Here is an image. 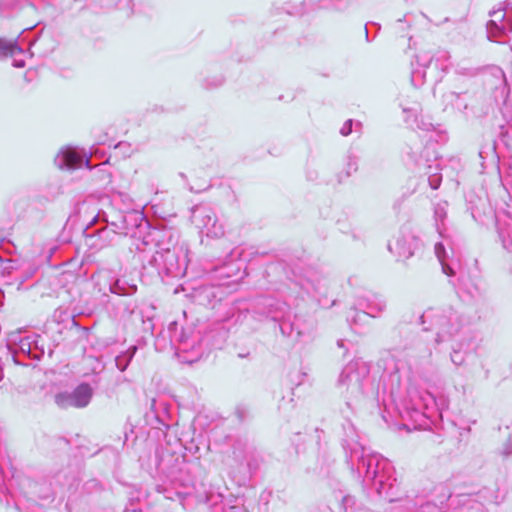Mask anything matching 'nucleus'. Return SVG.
Masks as SVG:
<instances>
[{
    "label": "nucleus",
    "instance_id": "47",
    "mask_svg": "<svg viewBox=\"0 0 512 512\" xmlns=\"http://www.w3.org/2000/svg\"><path fill=\"white\" fill-rule=\"evenodd\" d=\"M485 153L487 154L488 152H486V151L482 148V149L479 151V157H480L481 159H484V158H485V157H484V154H485Z\"/></svg>",
    "mask_w": 512,
    "mask_h": 512
},
{
    "label": "nucleus",
    "instance_id": "31",
    "mask_svg": "<svg viewBox=\"0 0 512 512\" xmlns=\"http://www.w3.org/2000/svg\"><path fill=\"white\" fill-rule=\"evenodd\" d=\"M299 285L307 293L320 292V280L314 274L300 279Z\"/></svg>",
    "mask_w": 512,
    "mask_h": 512
},
{
    "label": "nucleus",
    "instance_id": "20",
    "mask_svg": "<svg viewBox=\"0 0 512 512\" xmlns=\"http://www.w3.org/2000/svg\"><path fill=\"white\" fill-rule=\"evenodd\" d=\"M168 332L172 342L183 344L186 347L193 346V342L190 343L189 341L191 337V329H185L179 326L176 321H173L168 326Z\"/></svg>",
    "mask_w": 512,
    "mask_h": 512
},
{
    "label": "nucleus",
    "instance_id": "43",
    "mask_svg": "<svg viewBox=\"0 0 512 512\" xmlns=\"http://www.w3.org/2000/svg\"><path fill=\"white\" fill-rule=\"evenodd\" d=\"M242 509L238 506H230L227 512H241Z\"/></svg>",
    "mask_w": 512,
    "mask_h": 512
},
{
    "label": "nucleus",
    "instance_id": "44",
    "mask_svg": "<svg viewBox=\"0 0 512 512\" xmlns=\"http://www.w3.org/2000/svg\"><path fill=\"white\" fill-rule=\"evenodd\" d=\"M487 149L491 152L492 155H494L496 152L495 142L493 141V143L490 146H488Z\"/></svg>",
    "mask_w": 512,
    "mask_h": 512
},
{
    "label": "nucleus",
    "instance_id": "32",
    "mask_svg": "<svg viewBox=\"0 0 512 512\" xmlns=\"http://www.w3.org/2000/svg\"><path fill=\"white\" fill-rule=\"evenodd\" d=\"M239 270H240V265L237 263L231 262V263L224 264L220 268H217L215 270V272L219 277L230 278V277L236 276V274L239 272Z\"/></svg>",
    "mask_w": 512,
    "mask_h": 512
},
{
    "label": "nucleus",
    "instance_id": "25",
    "mask_svg": "<svg viewBox=\"0 0 512 512\" xmlns=\"http://www.w3.org/2000/svg\"><path fill=\"white\" fill-rule=\"evenodd\" d=\"M434 251H435L436 257L438 258V260L441 264L443 273L449 277L454 276L455 271H454L453 267L446 261L448 254H447V251H446L443 243L437 242L434 246Z\"/></svg>",
    "mask_w": 512,
    "mask_h": 512
},
{
    "label": "nucleus",
    "instance_id": "9",
    "mask_svg": "<svg viewBox=\"0 0 512 512\" xmlns=\"http://www.w3.org/2000/svg\"><path fill=\"white\" fill-rule=\"evenodd\" d=\"M93 389L90 384L83 382L79 384L73 391H63L55 395L54 401L61 409L68 408H85L91 402Z\"/></svg>",
    "mask_w": 512,
    "mask_h": 512
},
{
    "label": "nucleus",
    "instance_id": "3",
    "mask_svg": "<svg viewBox=\"0 0 512 512\" xmlns=\"http://www.w3.org/2000/svg\"><path fill=\"white\" fill-rule=\"evenodd\" d=\"M418 320L421 325L429 323L424 330L436 331V343L456 340L467 336V320L464 315L452 306L432 307L422 313Z\"/></svg>",
    "mask_w": 512,
    "mask_h": 512
},
{
    "label": "nucleus",
    "instance_id": "10",
    "mask_svg": "<svg viewBox=\"0 0 512 512\" xmlns=\"http://www.w3.org/2000/svg\"><path fill=\"white\" fill-rule=\"evenodd\" d=\"M420 247V238L409 226L402 227L395 241L388 245L390 252L394 253L399 260L411 258Z\"/></svg>",
    "mask_w": 512,
    "mask_h": 512
},
{
    "label": "nucleus",
    "instance_id": "16",
    "mask_svg": "<svg viewBox=\"0 0 512 512\" xmlns=\"http://www.w3.org/2000/svg\"><path fill=\"white\" fill-rule=\"evenodd\" d=\"M474 95L465 93H457L454 91H449L443 95V102L445 104V109L449 106L451 108L459 111L464 115L467 119L470 105L472 104V98Z\"/></svg>",
    "mask_w": 512,
    "mask_h": 512
},
{
    "label": "nucleus",
    "instance_id": "11",
    "mask_svg": "<svg viewBox=\"0 0 512 512\" xmlns=\"http://www.w3.org/2000/svg\"><path fill=\"white\" fill-rule=\"evenodd\" d=\"M143 221L144 216L137 211L117 213L111 220L106 219L108 229L117 235L130 237H136V231Z\"/></svg>",
    "mask_w": 512,
    "mask_h": 512
},
{
    "label": "nucleus",
    "instance_id": "52",
    "mask_svg": "<svg viewBox=\"0 0 512 512\" xmlns=\"http://www.w3.org/2000/svg\"><path fill=\"white\" fill-rule=\"evenodd\" d=\"M179 176L183 179V180H186V175L184 173H180Z\"/></svg>",
    "mask_w": 512,
    "mask_h": 512
},
{
    "label": "nucleus",
    "instance_id": "30",
    "mask_svg": "<svg viewBox=\"0 0 512 512\" xmlns=\"http://www.w3.org/2000/svg\"><path fill=\"white\" fill-rule=\"evenodd\" d=\"M447 207L448 203L446 201H442L434 205L433 215L435 227L440 235L442 234V226L444 225V221L447 217Z\"/></svg>",
    "mask_w": 512,
    "mask_h": 512
},
{
    "label": "nucleus",
    "instance_id": "34",
    "mask_svg": "<svg viewBox=\"0 0 512 512\" xmlns=\"http://www.w3.org/2000/svg\"><path fill=\"white\" fill-rule=\"evenodd\" d=\"M309 3L317 8H338V5L335 3L334 0H308Z\"/></svg>",
    "mask_w": 512,
    "mask_h": 512
},
{
    "label": "nucleus",
    "instance_id": "35",
    "mask_svg": "<svg viewBox=\"0 0 512 512\" xmlns=\"http://www.w3.org/2000/svg\"><path fill=\"white\" fill-rule=\"evenodd\" d=\"M437 400V419L442 418V413L448 408L449 401L444 395L436 396Z\"/></svg>",
    "mask_w": 512,
    "mask_h": 512
},
{
    "label": "nucleus",
    "instance_id": "53",
    "mask_svg": "<svg viewBox=\"0 0 512 512\" xmlns=\"http://www.w3.org/2000/svg\"><path fill=\"white\" fill-rule=\"evenodd\" d=\"M97 217H98V215H97L96 217H94V218H93L92 223L96 221Z\"/></svg>",
    "mask_w": 512,
    "mask_h": 512
},
{
    "label": "nucleus",
    "instance_id": "1",
    "mask_svg": "<svg viewBox=\"0 0 512 512\" xmlns=\"http://www.w3.org/2000/svg\"><path fill=\"white\" fill-rule=\"evenodd\" d=\"M155 251L146 249L149 242L144 238L142 246H137L143 267L155 269L159 276L179 277L187 268V249L179 243V233L172 228L153 229L149 236Z\"/></svg>",
    "mask_w": 512,
    "mask_h": 512
},
{
    "label": "nucleus",
    "instance_id": "36",
    "mask_svg": "<svg viewBox=\"0 0 512 512\" xmlns=\"http://www.w3.org/2000/svg\"><path fill=\"white\" fill-rule=\"evenodd\" d=\"M441 182H442V176L440 174H432L428 178L429 186L433 190L438 189L441 185Z\"/></svg>",
    "mask_w": 512,
    "mask_h": 512
},
{
    "label": "nucleus",
    "instance_id": "49",
    "mask_svg": "<svg viewBox=\"0 0 512 512\" xmlns=\"http://www.w3.org/2000/svg\"><path fill=\"white\" fill-rule=\"evenodd\" d=\"M440 57H442V58H444V59H448V58H449V55H448V53H447V52H441V56H440Z\"/></svg>",
    "mask_w": 512,
    "mask_h": 512
},
{
    "label": "nucleus",
    "instance_id": "15",
    "mask_svg": "<svg viewBox=\"0 0 512 512\" xmlns=\"http://www.w3.org/2000/svg\"><path fill=\"white\" fill-rule=\"evenodd\" d=\"M286 325H291V334L295 331L298 338H303L305 342L312 341L316 329V320L309 316L304 318L299 315H294Z\"/></svg>",
    "mask_w": 512,
    "mask_h": 512
},
{
    "label": "nucleus",
    "instance_id": "33",
    "mask_svg": "<svg viewBox=\"0 0 512 512\" xmlns=\"http://www.w3.org/2000/svg\"><path fill=\"white\" fill-rule=\"evenodd\" d=\"M482 493H483V497L487 501L494 503L496 505L503 503L506 498V494L503 491H501L499 488H497L494 491L485 489V490H483Z\"/></svg>",
    "mask_w": 512,
    "mask_h": 512
},
{
    "label": "nucleus",
    "instance_id": "45",
    "mask_svg": "<svg viewBox=\"0 0 512 512\" xmlns=\"http://www.w3.org/2000/svg\"><path fill=\"white\" fill-rule=\"evenodd\" d=\"M187 188L191 191V192H196V193H199L201 192L202 190H204L205 188H198V189H195L194 187L192 186H188L187 185Z\"/></svg>",
    "mask_w": 512,
    "mask_h": 512
},
{
    "label": "nucleus",
    "instance_id": "24",
    "mask_svg": "<svg viewBox=\"0 0 512 512\" xmlns=\"http://www.w3.org/2000/svg\"><path fill=\"white\" fill-rule=\"evenodd\" d=\"M334 497L340 501L339 508L343 512H359L361 508L356 507V500L354 496L343 494L342 490L335 491Z\"/></svg>",
    "mask_w": 512,
    "mask_h": 512
},
{
    "label": "nucleus",
    "instance_id": "2",
    "mask_svg": "<svg viewBox=\"0 0 512 512\" xmlns=\"http://www.w3.org/2000/svg\"><path fill=\"white\" fill-rule=\"evenodd\" d=\"M350 462L356 466L359 475L364 474L363 482L371 483L379 498L389 503L402 500L394 468L388 459L376 453H366L362 446L356 445L351 449Z\"/></svg>",
    "mask_w": 512,
    "mask_h": 512
},
{
    "label": "nucleus",
    "instance_id": "6",
    "mask_svg": "<svg viewBox=\"0 0 512 512\" xmlns=\"http://www.w3.org/2000/svg\"><path fill=\"white\" fill-rule=\"evenodd\" d=\"M40 336L24 335L21 336L19 332L9 334L7 339V347L11 352L12 358L16 364H21L18 359L20 354L29 359L39 360L44 356L45 350L43 345L39 344Z\"/></svg>",
    "mask_w": 512,
    "mask_h": 512
},
{
    "label": "nucleus",
    "instance_id": "42",
    "mask_svg": "<svg viewBox=\"0 0 512 512\" xmlns=\"http://www.w3.org/2000/svg\"><path fill=\"white\" fill-rule=\"evenodd\" d=\"M53 480H54V483L55 484H59L61 486L64 485V483L60 480V474H57L56 476L53 477Z\"/></svg>",
    "mask_w": 512,
    "mask_h": 512
},
{
    "label": "nucleus",
    "instance_id": "14",
    "mask_svg": "<svg viewBox=\"0 0 512 512\" xmlns=\"http://www.w3.org/2000/svg\"><path fill=\"white\" fill-rule=\"evenodd\" d=\"M356 305L363 310L364 315L376 318L386 310L387 301L383 295L369 292L359 297Z\"/></svg>",
    "mask_w": 512,
    "mask_h": 512
},
{
    "label": "nucleus",
    "instance_id": "8",
    "mask_svg": "<svg viewBox=\"0 0 512 512\" xmlns=\"http://www.w3.org/2000/svg\"><path fill=\"white\" fill-rule=\"evenodd\" d=\"M490 16L492 19L487 23L488 38L512 45V10H494Z\"/></svg>",
    "mask_w": 512,
    "mask_h": 512
},
{
    "label": "nucleus",
    "instance_id": "17",
    "mask_svg": "<svg viewBox=\"0 0 512 512\" xmlns=\"http://www.w3.org/2000/svg\"><path fill=\"white\" fill-rule=\"evenodd\" d=\"M420 410H422L421 414L424 417L431 421H435L437 419L436 396L429 391L420 392L418 394V402L415 404L413 412L415 414H419Z\"/></svg>",
    "mask_w": 512,
    "mask_h": 512
},
{
    "label": "nucleus",
    "instance_id": "37",
    "mask_svg": "<svg viewBox=\"0 0 512 512\" xmlns=\"http://www.w3.org/2000/svg\"><path fill=\"white\" fill-rule=\"evenodd\" d=\"M353 120L352 119H348L344 122L343 126L341 127L340 129V134L342 136H348L352 133V130H353Z\"/></svg>",
    "mask_w": 512,
    "mask_h": 512
},
{
    "label": "nucleus",
    "instance_id": "28",
    "mask_svg": "<svg viewBox=\"0 0 512 512\" xmlns=\"http://www.w3.org/2000/svg\"><path fill=\"white\" fill-rule=\"evenodd\" d=\"M137 350L138 347L136 345H132L127 350L116 356L115 365L121 372H124L128 368Z\"/></svg>",
    "mask_w": 512,
    "mask_h": 512
},
{
    "label": "nucleus",
    "instance_id": "54",
    "mask_svg": "<svg viewBox=\"0 0 512 512\" xmlns=\"http://www.w3.org/2000/svg\"><path fill=\"white\" fill-rule=\"evenodd\" d=\"M3 262V258L0 256V265L2 264Z\"/></svg>",
    "mask_w": 512,
    "mask_h": 512
},
{
    "label": "nucleus",
    "instance_id": "4",
    "mask_svg": "<svg viewBox=\"0 0 512 512\" xmlns=\"http://www.w3.org/2000/svg\"><path fill=\"white\" fill-rule=\"evenodd\" d=\"M369 384V367L362 360L350 361L343 368L338 378V386L345 388L348 394L344 407L340 408V413L345 419H350L354 404L364 396Z\"/></svg>",
    "mask_w": 512,
    "mask_h": 512
},
{
    "label": "nucleus",
    "instance_id": "21",
    "mask_svg": "<svg viewBox=\"0 0 512 512\" xmlns=\"http://www.w3.org/2000/svg\"><path fill=\"white\" fill-rule=\"evenodd\" d=\"M497 231L503 248L512 252V217H507L503 222H497Z\"/></svg>",
    "mask_w": 512,
    "mask_h": 512
},
{
    "label": "nucleus",
    "instance_id": "19",
    "mask_svg": "<svg viewBox=\"0 0 512 512\" xmlns=\"http://www.w3.org/2000/svg\"><path fill=\"white\" fill-rule=\"evenodd\" d=\"M492 109V104L482 96L474 95L470 105L467 119H477L487 116Z\"/></svg>",
    "mask_w": 512,
    "mask_h": 512
},
{
    "label": "nucleus",
    "instance_id": "7",
    "mask_svg": "<svg viewBox=\"0 0 512 512\" xmlns=\"http://www.w3.org/2000/svg\"><path fill=\"white\" fill-rule=\"evenodd\" d=\"M191 221L202 233L211 238L224 235V226L219 223L214 210L207 205H196L192 209Z\"/></svg>",
    "mask_w": 512,
    "mask_h": 512
},
{
    "label": "nucleus",
    "instance_id": "23",
    "mask_svg": "<svg viewBox=\"0 0 512 512\" xmlns=\"http://www.w3.org/2000/svg\"><path fill=\"white\" fill-rule=\"evenodd\" d=\"M358 170V159L356 156L352 154H348L345 158L344 167L342 171L337 174V179L339 183L344 182L348 179L353 173Z\"/></svg>",
    "mask_w": 512,
    "mask_h": 512
},
{
    "label": "nucleus",
    "instance_id": "51",
    "mask_svg": "<svg viewBox=\"0 0 512 512\" xmlns=\"http://www.w3.org/2000/svg\"><path fill=\"white\" fill-rule=\"evenodd\" d=\"M337 345H338L339 347H343V345H344V340H338Z\"/></svg>",
    "mask_w": 512,
    "mask_h": 512
},
{
    "label": "nucleus",
    "instance_id": "29",
    "mask_svg": "<svg viewBox=\"0 0 512 512\" xmlns=\"http://www.w3.org/2000/svg\"><path fill=\"white\" fill-rule=\"evenodd\" d=\"M53 482L50 481L49 484L33 482L30 484L31 492L36 495L39 499L48 500L53 498L54 489L52 487Z\"/></svg>",
    "mask_w": 512,
    "mask_h": 512
},
{
    "label": "nucleus",
    "instance_id": "18",
    "mask_svg": "<svg viewBox=\"0 0 512 512\" xmlns=\"http://www.w3.org/2000/svg\"><path fill=\"white\" fill-rule=\"evenodd\" d=\"M398 106L404 114V122L410 127H420L418 124V114L421 110L420 103L408 96L398 97Z\"/></svg>",
    "mask_w": 512,
    "mask_h": 512
},
{
    "label": "nucleus",
    "instance_id": "27",
    "mask_svg": "<svg viewBox=\"0 0 512 512\" xmlns=\"http://www.w3.org/2000/svg\"><path fill=\"white\" fill-rule=\"evenodd\" d=\"M109 290L113 294L128 296L137 291V286L129 284L125 279H117L114 283L110 284Z\"/></svg>",
    "mask_w": 512,
    "mask_h": 512
},
{
    "label": "nucleus",
    "instance_id": "39",
    "mask_svg": "<svg viewBox=\"0 0 512 512\" xmlns=\"http://www.w3.org/2000/svg\"><path fill=\"white\" fill-rule=\"evenodd\" d=\"M306 176L309 181H316L318 179V172L316 170L308 169Z\"/></svg>",
    "mask_w": 512,
    "mask_h": 512
},
{
    "label": "nucleus",
    "instance_id": "13",
    "mask_svg": "<svg viewBox=\"0 0 512 512\" xmlns=\"http://www.w3.org/2000/svg\"><path fill=\"white\" fill-rule=\"evenodd\" d=\"M54 163L61 170H75L82 166L91 169L89 159L70 147L62 149L54 158Z\"/></svg>",
    "mask_w": 512,
    "mask_h": 512
},
{
    "label": "nucleus",
    "instance_id": "5",
    "mask_svg": "<svg viewBox=\"0 0 512 512\" xmlns=\"http://www.w3.org/2000/svg\"><path fill=\"white\" fill-rule=\"evenodd\" d=\"M252 310L254 317L260 321L271 319L277 323L281 333L291 335V325H286L292 318L289 306L274 297L262 296L254 300Z\"/></svg>",
    "mask_w": 512,
    "mask_h": 512
},
{
    "label": "nucleus",
    "instance_id": "41",
    "mask_svg": "<svg viewBox=\"0 0 512 512\" xmlns=\"http://www.w3.org/2000/svg\"><path fill=\"white\" fill-rule=\"evenodd\" d=\"M13 66L17 68H22L25 66L24 60H14Z\"/></svg>",
    "mask_w": 512,
    "mask_h": 512
},
{
    "label": "nucleus",
    "instance_id": "22",
    "mask_svg": "<svg viewBox=\"0 0 512 512\" xmlns=\"http://www.w3.org/2000/svg\"><path fill=\"white\" fill-rule=\"evenodd\" d=\"M453 341L455 342V344L452 345L450 359L455 366H460L465 361V353L463 349L464 347L469 346L470 336H463Z\"/></svg>",
    "mask_w": 512,
    "mask_h": 512
},
{
    "label": "nucleus",
    "instance_id": "38",
    "mask_svg": "<svg viewBox=\"0 0 512 512\" xmlns=\"http://www.w3.org/2000/svg\"><path fill=\"white\" fill-rule=\"evenodd\" d=\"M247 409L243 406H238L235 410V415L240 421H243L247 415Z\"/></svg>",
    "mask_w": 512,
    "mask_h": 512
},
{
    "label": "nucleus",
    "instance_id": "46",
    "mask_svg": "<svg viewBox=\"0 0 512 512\" xmlns=\"http://www.w3.org/2000/svg\"><path fill=\"white\" fill-rule=\"evenodd\" d=\"M130 1L131 0H119L118 3H116V5H121L122 3H125V5H129L130 4Z\"/></svg>",
    "mask_w": 512,
    "mask_h": 512
},
{
    "label": "nucleus",
    "instance_id": "40",
    "mask_svg": "<svg viewBox=\"0 0 512 512\" xmlns=\"http://www.w3.org/2000/svg\"><path fill=\"white\" fill-rule=\"evenodd\" d=\"M223 83V77H217L211 85H207V87H218Z\"/></svg>",
    "mask_w": 512,
    "mask_h": 512
},
{
    "label": "nucleus",
    "instance_id": "12",
    "mask_svg": "<svg viewBox=\"0 0 512 512\" xmlns=\"http://www.w3.org/2000/svg\"><path fill=\"white\" fill-rule=\"evenodd\" d=\"M407 356L409 369L420 377L432 367V350L425 343H418L410 348Z\"/></svg>",
    "mask_w": 512,
    "mask_h": 512
},
{
    "label": "nucleus",
    "instance_id": "26",
    "mask_svg": "<svg viewBox=\"0 0 512 512\" xmlns=\"http://www.w3.org/2000/svg\"><path fill=\"white\" fill-rule=\"evenodd\" d=\"M23 52V49L18 45L16 40H6L0 38V59L13 57L16 54Z\"/></svg>",
    "mask_w": 512,
    "mask_h": 512
},
{
    "label": "nucleus",
    "instance_id": "50",
    "mask_svg": "<svg viewBox=\"0 0 512 512\" xmlns=\"http://www.w3.org/2000/svg\"><path fill=\"white\" fill-rule=\"evenodd\" d=\"M365 37H366V40L369 42V35H368V29H367V26H365Z\"/></svg>",
    "mask_w": 512,
    "mask_h": 512
},
{
    "label": "nucleus",
    "instance_id": "48",
    "mask_svg": "<svg viewBox=\"0 0 512 512\" xmlns=\"http://www.w3.org/2000/svg\"><path fill=\"white\" fill-rule=\"evenodd\" d=\"M451 496V493L447 490L446 493L443 494L444 499H449Z\"/></svg>",
    "mask_w": 512,
    "mask_h": 512
}]
</instances>
